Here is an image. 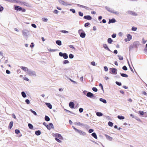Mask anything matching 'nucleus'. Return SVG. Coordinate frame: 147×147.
<instances>
[{
	"label": "nucleus",
	"mask_w": 147,
	"mask_h": 147,
	"mask_svg": "<svg viewBox=\"0 0 147 147\" xmlns=\"http://www.w3.org/2000/svg\"><path fill=\"white\" fill-rule=\"evenodd\" d=\"M30 111L33 113L34 115H37L35 111L31 109Z\"/></svg>",
	"instance_id": "40"
},
{
	"label": "nucleus",
	"mask_w": 147,
	"mask_h": 147,
	"mask_svg": "<svg viewBox=\"0 0 147 147\" xmlns=\"http://www.w3.org/2000/svg\"><path fill=\"white\" fill-rule=\"evenodd\" d=\"M53 12L56 14H57L59 13V11L56 9H55L54 10Z\"/></svg>",
	"instance_id": "44"
},
{
	"label": "nucleus",
	"mask_w": 147,
	"mask_h": 147,
	"mask_svg": "<svg viewBox=\"0 0 147 147\" xmlns=\"http://www.w3.org/2000/svg\"><path fill=\"white\" fill-rule=\"evenodd\" d=\"M116 84L118 86H121V82H116Z\"/></svg>",
	"instance_id": "51"
},
{
	"label": "nucleus",
	"mask_w": 147,
	"mask_h": 147,
	"mask_svg": "<svg viewBox=\"0 0 147 147\" xmlns=\"http://www.w3.org/2000/svg\"><path fill=\"white\" fill-rule=\"evenodd\" d=\"M86 96L87 97L91 98H92L94 97L93 94L92 93L90 92H88V93L87 94Z\"/></svg>",
	"instance_id": "9"
},
{
	"label": "nucleus",
	"mask_w": 147,
	"mask_h": 147,
	"mask_svg": "<svg viewBox=\"0 0 147 147\" xmlns=\"http://www.w3.org/2000/svg\"><path fill=\"white\" fill-rule=\"evenodd\" d=\"M45 120L47 121H49L50 120V119L47 116H46L45 117Z\"/></svg>",
	"instance_id": "34"
},
{
	"label": "nucleus",
	"mask_w": 147,
	"mask_h": 147,
	"mask_svg": "<svg viewBox=\"0 0 147 147\" xmlns=\"http://www.w3.org/2000/svg\"><path fill=\"white\" fill-rule=\"evenodd\" d=\"M79 14L81 16H82L83 15V14L81 12H79Z\"/></svg>",
	"instance_id": "56"
},
{
	"label": "nucleus",
	"mask_w": 147,
	"mask_h": 147,
	"mask_svg": "<svg viewBox=\"0 0 147 147\" xmlns=\"http://www.w3.org/2000/svg\"><path fill=\"white\" fill-rule=\"evenodd\" d=\"M137 28L135 27H133L132 28L131 30L133 31H136L137 30Z\"/></svg>",
	"instance_id": "53"
},
{
	"label": "nucleus",
	"mask_w": 147,
	"mask_h": 147,
	"mask_svg": "<svg viewBox=\"0 0 147 147\" xmlns=\"http://www.w3.org/2000/svg\"><path fill=\"white\" fill-rule=\"evenodd\" d=\"M35 133L36 135L37 136H39L40 135L41 132L39 130L36 131L35 132Z\"/></svg>",
	"instance_id": "32"
},
{
	"label": "nucleus",
	"mask_w": 147,
	"mask_h": 147,
	"mask_svg": "<svg viewBox=\"0 0 147 147\" xmlns=\"http://www.w3.org/2000/svg\"><path fill=\"white\" fill-rule=\"evenodd\" d=\"M92 90H93L94 92H96L97 91H98V89H97L95 88V87H93L92 88Z\"/></svg>",
	"instance_id": "42"
},
{
	"label": "nucleus",
	"mask_w": 147,
	"mask_h": 147,
	"mask_svg": "<svg viewBox=\"0 0 147 147\" xmlns=\"http://www.w3.org/2000/svg\"><path fill=\"white\" fill-rule=\"evenodd\" d=\"M28 126L29 128L31 129H33L34 127L33 125L31 123H28Z\"/></svg>",
	"instance_id": "23"
},
{
	"label": "nucleus",
	"mask_w": 147,
	"mask_h": 147,
	"mask_svg": "<svg viewBox=\"0 0 147 147\" xmlns=\"http://www.w3.org/2000/svg\"><path fill=\"white\" fill-rule=\"evenodd\" d=\"M25 102L28 104H29L30 103V101L28 99H26L25 100Z\"/></svg>",
	"instance_id": "54"
},
{
	"label": "nucleus",
	"mask_w": 147,
	"mask_h": 147,
	"mask_svg": "<svg viewBox=\"0 0 147 147\" xmlns=\"http://www.w3.org/2000/svg\"><path fill=\"white\" fill-rule=\"evenodd\" d=\"M73 128L75 131L78 132L80 135L82 136H85L86 135V134L85 132L81 130H78L75 128L74 127H73Z\"/></svg>",
	"instance_id": "2"
},
{
	"label": "nucleus",
	"mask_w": 147,
	"mask_h": 147,
	"mask_svg": "<svg viewBox=\"0 0 147 147\" xmlns=\"http://www.w3.org/2000/svg\"><path fill=\"white\" fill-rule=\"evenodd\" d=\"M103 47L106 49L108 50L109 51H111L109 49L107 45L105 44H103Z\"/></svg>",
	"instance_id": "13"
},
{
	"label": "nucleus",
	"mask_w": 147,
	"mask_h": 147,
	"mask_svg": "<svg viewBox=\"0 0 147 147\" xmlns=\"http://www.w3.org/2000/svg\"><path fill=\"white\" fill-rule=\"evenodd\" d=\"M117 118L120 120H123L125 119L124 117L122 115H118Z\"/></svg>",
	"instance_id": "21"
},
{
	"label": "nucleus",
	"mask_w": 147,
	"mask_h": 147,
	"mask_svg": "<svg viewBox=\"0 0 147 147\" xmlns=\"http://www.w3.org/2000/svg\"><path fill=\"white\" fill-rule=\"evenodd\" d=\"M47 127L49 130H50L51 129H53L54 128L53 125L51 123H50L49 124V125H47Z\"/></svg>",
	"instance_id": "7"
},
{
	"label": "nucleus",
	"mask_w": 147,
	"mask_h": 147,
	"mask_svg": "<svg viewBox=\"0 0 147 147\" xmlns=\"http://www.w3.org/2000/svg\"><path fill=\"white\" fill-rule=\"evenodd\" d=\"M23 35L25 37H26L28 36L27 33L26 31H23L22 32Z\"/></svg>",
	"instance_id": "22"
},
{
	"label": "nucleus",
	"mask_w": 147,
	"mask_h": 147,
	"mask_svg": "<svg viewBox=\"0 0 147 147\" xmlns=\"http://www.w3.org/2000/svg\"><path fill=\"white\" fill-rule=\"evenodd\" d=\"M42 20L44 22H47L48 21V19L46 18H43L42 19Z\"/></svg>",
	"instance_id": "36"
},
{
	"label": "nucleus",
	"mask_w": 147,
	"mask_h": 147,
	"mask_svg": "<svg viewBox=\"0 0 147 147\" xmlns=\"http://www.w3.org/2000/svg\"><path fill=\"white\" fill-rule=\"evenodd\" d=\"M55 140L58 142L61 143L63 140V138L61 135L59 134H56L55 135Z\"/></svg>",
	"instance_id": "1"
},
{
	"label": "nucleus",
	"mask_w": 147,
	"mask_h": 147,
	"mask_svg": "<svg viewBox=\"0 0 147 147\" xmlns=\"http://www.w3.org/2000/svg\"><path fill=\"white\" fill-rule=\"evenodd\" d=\"M94 131V130L92 129H90L89 131H88V132L89 133H92V132L93 131Z\"/></svg>",
	"instance_id": "55"
},
{
	"label": "nucleus",
	"mask_w": 147,
	"mask_h": 147,
	"mask_svg": "<svg viewBox=\"0 0 147 147\" xmlns=\"http://www.w3.org/2000/svg\"><path fill=\"white\" fill-rule=\"evenodd\" d=\"M47 49L49 52L50 53L54 52L56 51V50L53 49L49 47H47Z\"/></svg>",
	"instance_id": "10"
},
{
	"label": "nucleus",
	"mask_w": 147,
	"mask_h": 147,
	"mask_svg": "<svg viewBox=\"0 0 147 147\" xmlns=\"http://www.w3.org/2000/svg\"><path fill=\"white\" fill-rule=\"evenodd\" d=\"M13 125V122L12 121H11L10 122L9 125V128L11 129Z\"/></svg>",
	"instance_id": "18"
},
{
	"label": "nucleus",
	"mask_w": 147,
	"mask_h": 147,
	"mask_svg": "<svg viewBox=\"0 0 147 147\" xmlns=\"http://www.w3.org/2000/svg\"><path fill=\"white\" fill-rule=\"evenodd\" d=\"M86 34L84 32H82L80 33V36L82 38H84L86 36Z\"/></svg>",
	"instance_id": "19"
},
{
	"label": "nucleus",
	"mask_w": 147,
	"mask_h": 147,
	"mask_svg": "<svg viewBox=\"0 0 147 147\" xmlns=\"http://www.w3.org/2000/svg\"><path fill=\"white\" fill-rule=\"evenodd\" d=\"M123 69L124 70H127V68L125 66H124L123 67Z\"/></svg>",
	"instance_id": "59"
},
{
	"label": "nucleus",
	"mask_w": 147,
	"mask_h": 147,
	"mask_svg": "<svg viewBox=\"0 0 147 147\" xmlns=\"http://www.w3.org/2000/svg\"><path fill=\"white\" fill-rule=\"evenodd\" d=\"M15 9L16 11H21L22 10V8L20 6H16L15 7Z\"/></svg>",
	"instance_id": "14"
},
{
	"label": "nucleus",
	"mask_w": 147,
	"mask_h": 147,
	"mask_svg": "<svg viewBox=\"0 0 147 147\" xmlns=\"http://www.w3.org/2000/svg\"><path fill=\"white\" fill-rule=\"evenodd\" d=\"M83 111V109L82 108H80L79 109V111L80 113H82Z\"/></svg>",
	"instance_id": "58"
},
{
	"label": "nucleus",
	"mask_w": 147,
	"mask_h": 147,
	"mask_svg": "<svg viewBox=\"0 0 147 147\" xmlns=\"http://www.w3.org/2000/svg\"><path fill=\"white\" fill-rule=\"evenodd\" d=\"M59 3L61 5L65 6H67L68 5H71L70 4H68L63 0H58Z\"/></svg>",
	"instance_id": "5"
},
{
	"label": "nucleus",
	"mask_w": 147,
	"mask_h": 147,
	"mask_svg": "<svg viewBox=\"0 0 147 147\" xmlns=\"http://www.w3.org/2000/svg\"><path fill=\"white\" fill-rule=\"evenodd\" d=\"M105 71H108V67L107 66H105L104 67Z\"/></svg>",
	"instance_id": "52"
},
{
	"label": "nucleus",
	"mask_w": 147,
	"mask_h": 147,
	"mask_svg": "<svg viewBox=\"0 0 147 147\" xmlns=\"http://www.w3.org/2000/svg\"><path fill=\"white\" fill-rule=\"evenodd\" d=\"M139 113L140 115H143L144 114V112L143 111H139Z\"/></svg>",
	"instance_id": "45"
},
{
	"label": "nucleus",
	"mask_w": 147,
	"mask_h": 147,
	"mask_svg": "<svg viewBox=\"0 0 147 147\" xmlns=\"http://www.w3.org/2000/svg\"><path fill=\"white\" fill-rule=\"evenodd\" d=\"M93 66H96V63L94 61H92L90 63Z\"/></svg>",
	"instance_id": "38"
},
{
	"label": "nucleus",
	"mask_w": 147,
	"mask_h": 147,
	"mask_svg": "<svg viewBox=\"0 0 147 147\" xmlns=\"http://www.w3.org/2000/svg\"><path fill=\"white\" fill-rule=\"evenodd\" d=\"M70 11H71L73 13H75L76 12L75 10L74 9H70Z\"/></svg>",
	"instance_id": "49"
},
{
	"label": "nucleus",
	"mask_w": 147,
	"mask_h": 147,
	"mask_svg": "<svg viewBox=\"0 0 147 147\" xmlns=\"http://www.w3.org/2000/svg\"><path fill=\"white\" fill-rule=\"evenodd\" d=\"M45 104L50 109H51L52 108V106L50 103H46Z\"/></svg>",
	"instance_id": "16"
},
{
	"label": "nucleus",
	"mask_w": 147,
	"mask_h": 147,
	"mask_svg": "<svg viewBox=\"0 0 147 147\" xmlns=\"http://www.w3.org/2000/svg\"><path fill=\"white\" fill-rule=\"evenodd\" d=\"M15 133L16 134H18L20 132V131L19 129H16L15 131Z\"/></svg>",
	"instance_id": "37"
},
{
	"label": "nucleus",
	"mask_w": 147,
	"mask_h": 147,
	"mask_svg": "<svg viewBox=\"0 0 147 147\" xmlns=\"http://www.w3.org/2000/svg\"><path fill=\"white\" fill-rule=\"evenodd\" d=\"M27 73L30 76H35L36 75V74L35 72L30 70H28L27 72Z\"/></svg>",
	"instance_id": "6"
},
{
	"label": "nucleus",
	"mask_w": 147,
	"mask_h": 147,
	"mask_svg": "<svg viewBox=\"0 0 147 147\" xmlns=\"http://www.w3.org/2000/svg\"><path fill=\"white\" fill-rule=\"evenodd\" d=\"M128 13L131 14H132L133 15H135L136 14L134 13L131 11H128Z\"/></svg>",
	"instance_id": "48"
},
{
	"label": "nucleus",
	"mask_w": 147,
	"mask_h": 147,
	"mask_svg": "<svg viewBox=\"0 0 147 147\" xmlns=\"http://www.w3.org/2000/svg\"><path fill=\"white\" fill-rule=\"evenodd\" d=\"M59 55L61 57H62L65 59H67L68 58V56L65 53H62V52H59Z\"/></svg>",
	"instance_id": "4"
},
{
	"label": "nucleus",
	"mask_w": 147,
	"mask_h": 147,
	"mask_svg": "<svg viewBox=\"0 0 147 147\" xmlns=\"http://www.w3.org/2000/svg\"><path fill=\"white\" fill-rule=\"evenodd\" d=\"M69 57L70 59H73L74 57V55L71 54H70L69 55Z\"/></svg>",
	"instance_id": "39"
},
{
	"label": "nucleus",
	"mask_w": 147,
	"mask_h": 147,
	"mask_svg": "<svg viewBox=\"0 0 147 147\" xmlns=\"http://www.w3.org/2000/svg\"><path fill=\"white\" fill-rule=\"evenodd\" d=\"M118 35L120 36H122L123 35V34L121 32H120L118 33Z\"/></svg>",
	"instance_id": "62"
},
{
	"label": "nucleus",
	"mask_w": 147,
	"mask_h": 147,
	"mask_svg": "<svg viewBox=\"0 0 147 147\" xmlns=\"http://www.w3.org/2000/svg\"><path fill=\"white\" fill-rule=\"evenodd\" d=\"M84 19L88 20H91L92 18L90 16H84Z\"/></svg>",
	"instance_id": "15"
},
{
	"label": "nucleus",
	"mask_w": 147,
	"mask_h": 147,
	"mask_svg": "<svg viewBox=\"0 0 147 147\" xmlns=\"http://www.w3.org/2000/svg\"><path fill=\"white\" fill-rule=\"evenodd\" d=\"M108 124L109 126L111 127L113 126V123L111 121L109 122Z\"/></svg>",
	"instance_id": "35"
},
{
	"label": "nucleus",
	"mask_w": 147,
	"mask_h": 147,
	"mask_svg": "<svg viewBox=\"0 0 147 147\" xmlns=\"http://www.w3.org/2000/svg\"><path fill=\"white\" fill-rule=\"evenodd\" d=\"M113 42V40L111 38H108L107 40V42L109 44H111Z\"/></svg>",
	"instance_id": "29"
},
{
	"label": "nucleus",
	"mask_w": 147,
	"mask_h": 147,
	"mask_svg": "<svg viewBox=\"0 0 147 147\" xmlns=\"http://www.w3.org/2000/svg\"><path fill=\"white\" fill-rule=\"evenodd\" d=\"M106 138L108 140L111 141L113 140V138L107 135H105Z\"/></svg>",
	"instance_id": "17"
},
{
	"label": "nucleus",
	"mask_w": 147,
	"mask_h": 147,
	"mask_svg": "<svg viewBox=\"0 0 147 147\" xmlns=\"http://www.w3.org/2000/svg\"><path fill=\"white\" fill-rule=\"evenodd\" d=\"M118 56L119 58V59L121 60H123V57L122 56H121V55H118Z\"/></svg>",
	"instance_id": "43"
},
{
	"label": "nucleus",
	"mask_w": 147,
	"mask_h": 147,
	"mask_svg": "<svg viewBox=\"0 0 147 147\" xmlns=\"http://www.w3.org/2000/svg\"><path fill=\"white\" fill-rule=\"evenodd\" d=\"M96 115L99 117L102 116L103 115V114L102 113L98 112L96 113Z\"/></svg>",
	"instance_id": "31"
},
{
	"label": "nucleus",
	"mask_w": 147,
	"mask_h": 147,
	"mask_svg": "<svg viewBox=\"0 0 147 147\" xmlns=\"http://www.w3.org/2000/svg\"><path fill=\"white\" fill-rule=\"evenodd\" d=\"M100 100L105 104H106L107 103L106 100L102 98H100Z\"/></svg>",
	"instance_id": "26"
},
{
	"label": "nucleus",
	"mask_w": 147,
	"mask_h": 147,
	"mask_svg": "<svg viewBox=\"0 0 147 147\" xmlns=\"http://www.w3.org/2000/svg\"><path fill=\"white\" fill-rule=\"evenodd\" d=\"M61 32H62V33H68V32L67 31H66V30H62L61 31Z\"/></svg>",
	"instance_id": "50"
},
{
	"label": "nucleus",
	"mask_w": 147,
	"mask_h": 147,
	"mask_svg": "<svg viewBox=\"0 0 147 147\" xmlns=\"http://www.w3.org/2000/svg\"><path fill=\"white\" fill-rule=\"evenodd\" d=\"M112 74H117V69L115 68H112L111 69Z\"/></svg>",
	"instance_id": "8"
},
{
	"label": "nucleus",
	"mask_w": 147,
	"mask_h": 147,
	"mask_svg": "<svg viewBox=\"0 0 147 147\" xmlns=\"http://www.w3.org/2000/svg\"><path fill=\"white\" fill-rule=\"evenodd\" d=\"M75 125L77 126H82L83 125V124L80 123L79 122H76L74 123Z\"/></svg>",
	"instance_id": "24"
},
{
	"label": "nucleus",
	"mask_w": 147,
	"mask_h": 147,
	"mask_svg": "<svg viewBox=\"0 0 147 147\" xmlns=\"http://www.w3.org/2000/svg\"><path fill=\"white\" fill-rule=\"evenodd\" d=\"M147 40L144 39H143L142 40V42L143 44H145Z\"/></svg>",
	"instance_id": "57"
},
{
	"label": "nucleus",
	"mask_w": 147,
	"mask_h": 147,
	"mask_svg": "<svg viewBox=\"0 0 147 147\" xmlns=\"http://www.w3.org/2000/svg\"><path fill=\"white\" fill-rule=\"evenodd\" d=\"M3 7L2 6H1L0 7V12L2 11L3 10Z\"/></svg>",
	"instance_id": "60"
},
{
	"label": "nucleus",
	"mask_w": 147,
	"mask_h": 147,
	"mask_svg": "<svg viewBox=\"0 0 147 147\" xmlns=\"http://www.w3.org/2000/svg\"><path fill=\"white\" fill-rule=\"evenodd\" d=\"M90 25V24L89 23H86L85 24L84 26L85 27H88Z\"/></svg>",
	"instance_id": "47"
},
{
	"label": "nucleus",
	"mask_w": 147,
	"mask_h": 147,
	"mask_svg": "<svg viewBox=\"0 0 147 147\" xmlns=\"http://www.w3.org/2000/svg\"><path fill=\"white\" fill-rule=\"evenodd\" d=\"M6 73L8 74H10V71L8 70H7L6 71Z\"/></svg>",
	"instance_id": "61"
},
{
	"label": "nucleus",
	"mask_w": 147,
	"mask_h": 147,
	"mask_svg": "<svg viewBox=\"0 0 147 147\" xmlns=\"http://www.w3.org/2000/svg\"><path fill=\"white\" fill-rule=\"evenodd\" d=\"M21 68L24 71H27L28 72V68L26 67H21Z\"/></svg>",
	"instance_id": "25"
},
{
	"label": "nucleus",
	"mask_w": 147,
	"mask_h": 147,
	"mask_svg": "<svg viewBox=\"0 0 147 147\" xmlns=\"http://www.w3.org/2000/svg\"><path fill=\"white\" fill-rule=\"evenodd\" d=\"M99 86L101 87L102 89L103 90V88L102 85L101 84H100Z\"/></svg>",
	"instance_id": "63"
},
{
	"label": "nucleus",
	"mask_w": 147,
	"mask_h": 147,
	"mask_svg": "<svg viewBox=\"0 0 147 147\" xmlns=\"http://www.w3.org/2000/svg\"><path fill=\"white\" fill-rule=\"evenodd\" d=\"M121 76L122 77H128V76L127 75L124 74H121Z\"/></svg>",
	"instance_id": "41"
},
{
	"label": "nucleus",
	"mask_w": 147,
	"mask_h": 147,
	"mask_svg": "<svg viewBox=\"0 0 147 147\" xmlns=\"http://www.w3.org/2000/svg\"><path fill=\"white\" fill-rule=\"evenodd\" d=\"M69 63V61L68 60H65L63 61V63L65 65L67 64H68Z\"/></svg>",
	"instance_id": "33"
},
{
	"label": "nucleus",
	"mask_w": 147,
	"mask_h": 147,
	"mask_svg": "<svg viewBox=\"0 0 147 147\" xmlns=\"http://www.w3.org/2000/svg\"><path fill=\"white\" fill-rule=\"evenodd\" d=\"M132 38V36L129 34H128L127 35V38L124 39V40L125 42H127L129 41Z\"/></svg>",
	"instance_id": "3"
},
{
	"label": "nucleus",
	"mask_w": 147,
	"mask_h": 147,
	"mask_svg": "<svg viewBox=\"0 0 147 147\" xmlns=\"http://www.w3.org/2000/svg\"><path fill=\"white\" fill-rule=\"evenodd\" d=\"M115 20L114 19H112L111 20H109V23L110 24L111 23H114L115 22Z\"/></svg>",
	"instance_id": "27"
},
{
	"label": "nucleus",
	"mask_w": 147,
	"mask_h": 147,
	"mask_svg": "<svg viewBox=\"0 0 147 147\" xmlns=\"http://www.w3.org/2000/svg\"><path fill=\"white\" fill-rule=\"evenodd\" d=\"M92 136L96 139H97V137L96 133L94 132L92 134Z\"/></svg>",
	"instance_id": "28"
},
{
	"label": "nucleus",
	"mask_w": 147,
	"mask_h": 147,
	"mask_svg": "<svg viewBox=\"0 0 147 147\" xmlns=\"http://www.w3.org/2000/svg\"><path fill=\"white\" fill-rule=\"evenodd\" d=\"M74 105H75L74 103L72 102H70L69 104V107L71 109H73L74 108Z\"/></svg>",
	"instance_id": "11"
},
{
	"label": "nucleus",
	"mask_w": 147,
	"mask_h": 147,
	"mask_svg": "<svg viewBox=\"0 0 147 147\" xmlns=\"http://www.w3.org/2000/svg\"><path fill=\"white\" fill-rule=\"evenodd\" d=\"M69 47L72 48V49H75V47H74L72 45H70L69 46Z\"/></svg>",
	"instance_id": "64"
},
{
	"label": "nucleus",
	"mask_w": 147,
	"mask_h": 147,
	"mask_svg": "<svg viewBox=\"0 0 147 147\" xmlns=\"http://www.w3.org/2000/svg\"><path fill=\"white\" fill-rule=\"evenodd\" d=\"M22 96L24 98H26L27 96L26 95L25 93L24 92H22L21 93Z\"/></svg>",
	"instance_id": "30"
},
{
	"label": "nucleus",
	"mask_w": 147,
	"mask_h": 147,
	"mask_svg": "<svg viewBox=\"0 0 147 147\" xmlns=\"http://www.w3.org/2000/svg\"><path fill=\"white\" fill-rule=\"evenodd\" d=\"M31 26L32 27H33L34 28H36L37 27V26L36 25V24H32Z\"/></svg>",
	"instance_id": "46"
},
{
	"label": "nucleus",
	"mask_w": 147,
	"mask_h": 147,
	"mask_svg": "<svg viewBox=\"0 0 147 147\" xmlns=\"http://www.w3.org/2000/svg\"><path fill=\"white\" fill-rule=\"evenodd\" d=\"M56 43L57 45L59 46H61L62 45V42L61 40H57L56 41Z\"/></svg>",
	"instance_id": "20"
},
{
	"label": "nucleus",
	"mask_w": 147,
	"mask_h": 147,
	"mask_svg": "<svg viewBox=\"0 0 147 147\" xmlns=\"http://www.w3.org/2000/svg\"><path fill=\"white\" fill-rule=\"evenodd\" d=\"M110 12L115 13L116 14H118L119 13L117 11H113L111 10V9L109 8H106Z\"/></svg>",
	"instance_id": "12"
}]
</instances>
